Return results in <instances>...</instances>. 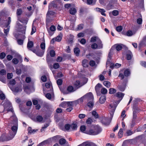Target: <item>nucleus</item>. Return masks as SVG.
I'll return each instance as SVG.
<instances>
[{
	"label": "nucleus",
	"mask_w": 146,
	"mask_h": 146,
	"mask_svg": "<svg viewBox=\"0 0 146 146\" xmlns=\"http://www.w3.org/2000/svg\"><path fill=\"white\" fill-rule=\"evenodd\" d=\"M116 106V105L114 103L110 105L109 108L111 117L109 118L105 117H101L100 119L103 124L106 125H108L110 124L113 117Z\"/></svg>",
	"instance_id": "obj_1"
},
{
	"label": "nucleus",
	"mask_w": 146,
	"mask_h": 146,
	"mask_svg": "<svg viewBox=\"0 0 146 146\" xmlns=\"http://www.w3.org/2000/svg\"><path fill=\"white\" fill-rule=\"evenodd\" d=\"M10 120L11 121V123L13 125L11 128L12 131L9 132V140H10L14 138L15 135L18 129V120L15 115H13L11 117Z\"/></svg>",
	"instance_id": "obj_2"
},
{
	"label": "nucleus",
	"mask_w": 146,
	"mask_h": 146,
	"mask_svg": "<svg viewBox=\"0 0 146 146\" xmlns=\"http://www.w3.org/2000/svg\"><path fill=\"white\" fill-rule=\"evenodd\" d=\"M3 106L4 107V112L5 111H11L13 113V110L10 102L9 100H6L3 101Z\"/></svg>",
	"instance_id": "obj_3"
},
{
	"label": "nucleus",
	"mask_w": 146,
	"mask_h": 146,
	"mask_svg": "<svg viewBox=\"0 0 146 146\" xmlns=\"http://www.w3.org/2000/svg\"><path fill=\"white\" fill-rule=\"evenodd\" d=\"M16 27L19 31L22 32L23 33H25L26 26H23L17 22V23Z\"/></svg>",
	"instance_id": "obj_4"
},
{
	"label": "nucleus",
	"mask_w": 146,
	"mask_h": 146,
	"mask_svg": "<svg viewBox=\"0 0 146 146\" xmlns=\"http://www.w3.org/2000/svg\"><path fill=\"white\" fill-rule=\"evenodd\" d=\"M6 74V71L5 69H2L0 70V80L3 83L6 82V79L3 76Z\"/></svg>",
	"instance_id": "obj_5"
},
{
	"label": "nucleus",
	"mask_w": 146,
	"mask_h": 146,
	"mask_svg": "<svg viewBox=\"0 0 146 146\" xmlns=\"http://www.w3.org/2000/svg\"><path fill=\"white\" fill-rule=\"evenodd\" d=\"M103 44L102 42L94 43L91 45V47L93 49H100L103 48Z\"/></svg>",
	"instance_id": "obj_6"
},
{
	"label": "nucleus",
	"mask_w": 146,
	"mask_h": 146,
	"mask_svg": "<svg viewBox=\"0 0 146 146\" xmlns=\"http://www.w3.org/2000/svg\"><path fill=\"white\" fill-rule=\"evenodd\" d=\"M84 79L85 82L83 83L80 82L79 81H76L74 83L75 86L78 88L85 84L88 81V78H85Z\"/></svg>",
	"instance_id": "obj_7"
},
{
	"label": "nucleus",
	"mask_w": 146,
	"mask_h": 146,
	"mask_svg": "<svg viewBox=\"0 0 146 146\" xmlns=\"http://www.w3.org/2000/svg\"><path fill=\"white\" fill-rule=\"evenodd\" d=\"M24 90L27 94H29L31 92H33L34 91V89L32 86H27L24 87Z\"/></svg>",
	"instance_id": "obj_8"
},
{
	"label": "nucleus",
	"mask_w": 146,
	"mask_h": 146,
	"mask_svg": "<svg viewBox=\"0 0 146 146\" xmlns=\"http://www.w3.org/2000/svg\"><path fill=\"white\" fill-rule=\"evenodd\" d=\"M84 99L87 100L93 101L94 99V96L91 92H90L84 96Z\"/></svg>",
	"instance_id": "obj_9"
},
{
	"label": "nucleus",
	"mask_w": 146,
	"mask_h": 146,
	"mask_svg": "<svg viewBox=\"0 0 146 146\" xmlns=\"http://www.w3.org/2000/svg\"><path fill=\"white\" fill-rule=\"evenodd\" d=\"M113 48H111L108 55V58L107 59L106 64V66H107L108 64H110V60L111 58V55L113 52Z\"/></svg>",
	"instance_id": "obj_10"
},
{
	"label": "nucleus",
	"mask_w": 146,
	"mask_h": 146,
	"mask_svg": "<svg viewBox=\"0 0 146 146\" xmlns=\"http://www.w3.org/2000/svg\"><path fill=\"white\" fill-rule=\"evenodd\" d=\"M67 91L66 92L62 91L60 89V90L63 92L64 94H67L69 93H70L74 92L75 90H74L73 87L72 86H69L67 88Z\"/></svg>",
	"instance_id": "obj_11"
},
{
	"label": "nucleus",
	"mask_w": 146,
	"mask_h": 146,
	"mask_svg": "<svg viewBox=\"0 0 146 146\" xmlns=\"http://www.w3.org/2000/svg\"><path fill=\"white\" fill-rule=\"evenodd\" d=\"M33 121L38 122H43V117L40 115L37 116L36 118L33 119Z\"/></svg>",
	"instance_id": "obj_12"
},
{
	"label": "nucleus",
	"mask_w": 146,
	"mask_h": 146,
	"mask_svg": "<svg viewBox=\"0 0 146 146\" xmlns=\"http://www.w3.org/2000/svg\"><path fill=\"white\" fill-rule=\"evenodd\" d=\"M90 42H102L100 39L97 36H95L92 37L90 40Z\"/></svg>",
	"instance_id": "obj_13"
},
{
	"label": "nucleus",
	"mask_w": 146,
	"mask_h": 146,
	"mask_svg": "<svg viewBox=\"0 0 146 146\" xmlns=\"http://www.w3.org/2000/svg\"><path fill=\"white\" fill-rule=\"evenodd\" d=\"M11 90L15 93L21 92L22 90V89L21 86H19L15 88H11Z\"/></svg>",
	"instance_id": "obj_14"
},
{
	"label": "nucleus",
	"mask_w": 146,
	"mask_h": 146,
	"mask_svg": "<svg viewBox=\"0 0 146 146\" xmlns=\"http://www.w3.org/2000/svg\"><path fill=\"white\" fill-rule=\"evenodd\" d=\"M94 127H92L88 131L87 134L91 135H95L97 133L94 132Z\"/></svg>",
	"instance_id": "obj_15"
},
{
	"label": "nucleus",
	"mask_w": 146,
	"mask_h": 146,
	"mask_svg": "<svg viewBox=\"0 0 146 146\" xmlns=\"http://www.w3.org/2000/svg\"><path fill=\"white\" fill-rule=\"evenodd\" d=\"M94 132L97 133H96V135H97L100 133L102 131L101 128L98 126H94Z\"/></svg>",
	"instance_id": "obj_16"
},
{
	"label": "nucleus",
	"mask_w": 146,
	"mask_h": 146,
	"mask_svg": "<svg viewBox=\"0 0 146 146\" xmlns=\"http://www.w3.org/2000/svg\"><path fill=\"white\" fill-rule=\"evenodd\" d=\"M47 54H50L51 57H54L55 55V52L53 50H50L49 48H48L47 50Z\"/></svg>",
	"instance_id": "obj_17"
},
{
	"label": "nucleus",
	"mask_w": 146,
	"mask_h": 146,
	"mask_svg": "<svg viewBox=\"0 0 146 146\" xmlns=\"http://www.w3.org/2000/svg\"><path fill=\"white\" fill-rule=\"evenodd\" d=\"M96 10L97 11L100 12L101 14L102 15L105 16H106V14L104 13L106 12V11L104 9H101L98 8H96Z\"/></svg>",
	"instance_id": "obj_18"
},
{
	"label": "nucleus",
	"mask_w": 146,
	"mask_h": 146,
	"mask_svg": "<svg viewBox=\"0 0 146 146\" xmlns=\"http://www.w3.org/2000/svg\"><path fill=\"white\" fill-rule=\"evenodd\" d=\"M102 85L98 83L96 86L95 89L96 92L98 93L100 92V88H102Z\"/></svg>",
	"instance_id": "obj_19"
},
{
	"label": "nucleus",
	"mask_w": 146,
	"mask_h": 146,
	"mask_svg": "<svg viewBox=\"0 0 146 146\" xmlns=\"http://www.w3.org/2000/svg\"><path fill=\"white\" fill-rule=\"evenodd\" d=\"M86 127L85 126L83 125L80 127V129L81 131L83 133L87 134L88 131L86 130Z\"/></svg>",
	"instance_id": "obj_20"
},
{
	"label": "nucleus",
	"mask_w": 146,
	"mask_h": 146,
	"mask_svg": "<svg viewBox=\"0 0 146 146\" xmlns=\"http://www.w3.org/2000/svg\"><path fill=\"white\" fill-rule=\"evenodd\" d=\"M127 82V80H126L125 82L123 84V86H119L118 87L119 90L122 91H123L124 90L125 87V84Z\"/></svg>",
	"instance_id": "obj_21"
},
{
	"label": "nucleus",
	"mask_w": 146,
	"mask_h": 146,
	"mask_svg": "<svg viewBox=\"0 0 146 146\" xmlns=\"http://www.w3.org/2000/svg\"><path fill=\"white\" fill-rule=\"evenodd\" d=\"M50 30H48V33L50 35H52V34L51 33L50 31L52 32L55 31L56 30L55 27L54 25H53L51 26L50 27Z\"/></svg>",
	"instance_id": "obj_22"
},
{
	"label": "nucleus",
	"mask_w": 146,
	"mask_h": 146,
	"mask_svg": "<svg viewBox=\"0 0 146 146\" xmlns=\"http://www.w3.org/2000/svg\"><path fill=\"white\" fill-rule=\"evenodd\" d=\"M106 100V97L105 96L101 97L99 99L100 103L101 104H104Z\"/></svg>",
	"instance_id": "obj_23"
},
{
	"label": "nucleus",
	"mask_w": 146,
	"mask_h": 146,
	"mask_svg": "<svg viewBox=\"0 0 146 146\" xmlns=\"http://www.w3.org/2000/svg\"><path fill=\"white\" fill-rule=\"evenodd\" d=\"M70 13L72 15H74L76 12V9L74 8H71L69 10Z\"/></svg>",
	"instance_id": "obj_24"
},
{
	"label": "nucleus",
	"mask_w": 146,
	"mask_h": 146,
	"mask_svg": "<svg viewBox=\"0 0 146 146\" xmlns=\"http://www.w3.org/2000/svg\"><path fill=\"white\" fill-rule=\"evenodd\" d=\"M88 62L86 59L84 60L82 62V64L83 67H86L88 65Z\"/></svg>",
	"instance_id": "obj_25"
},
{
	"label": "nucleus",
	"mask_w": 146,
	"mask_h": 146,
	"mask_svg": "<svg viewBox=\"0 0 146 146\" xmlns=\"http://www.w3.org/2000/svg\"><path fill=\"white\" fill-rule=\"evenodd\" d=\"M74 52L76 56H78L80 52L79 49L78 48H74Z\"/></svg>",
	"instance_id": "obj_26"
},
{
	"label": "nucleus",
	"mask_w": 146,
	"mask_h": 146,
	"mask_svg": "<svg viewBox=\"0 0 146 146\" xmlns=\"http://www.w3.org/2000/svg\"><path fill=\"white\" fill-rule=\"evenodd\" d=\"M92 114L93 116L96 119L98 118L99 117V115L96 111L94 110L92 112Z\"/></svg>",
	"instance_id": "obj_27"
},
{
	"label": "nucleus",
	"mask_w": 146,
	"mask_h": 146,
	"mask_svg": "<svg viewBox=\"0 0 146 146\" xmlns=\"http://www.w3.org/2000/svg\"><path fill=\"white\" fill-rule=\"evenodd\" d=\"M132 53L131 52L129 51V52L127 54L126 58L127 60H131L132 57Z\"/></svg>",
	"instance_id": "obj_28"
},
{
	"label": "nucleus",
	"mask_w": 146,
	"mask_h": 146,
	"mask_svg": "<svg viewBox=\"0 0 146 146\" xmlns=\"http://www.w3.org/2000/svg\"><path fill=\"white\" fill-rule=\"evenodd\" d=\"M124 74L126 76H128L130 74V72L129 69L125 70L124 72Z\"/></svg>",
	"instance_id": "obj_29"
},
{
	"label": "nucleus",
	"mask_w": 146,
	"mask_h": 146,
	"mask_svg": "<svg viewBox=\"0 0 146 146\" xmlns=\"http://www.w3.org/2000/svg\"><path fill=\"white\" fill-rule=\"evenodd\" d=\"M124 94L120 92H118L116 94V96L119 98H121V100H122L124 96Z\"/></svg>",
	"instance_id": "obj_30"
},
{
	"label": "nucleus",
	"mask_w": 146,
	"mask_h": 146,
	"mask_svg": "<svg viewBox=\"0 0 146 146\" xmlns=\"http://www.w3.org/2000/svg\"><path fill=\"white\" fill-rule=\"evenodd\" d=\"M104 85L106 87L109 88L110 87L111 83L108 81H105L103 83Z\"/></svg>",
	"instance_id": "obj_31"
},
{
	"label": "nucleus",
	"mask_w": 146,
	"mask_h": 146,
	"mask_svg": "<svg viewBox=\"0 0 146 146\" xmlns=\"http://www.w3.org/2000/svg\"><path fill=\"white\" fill-rule=\"evenodd\" d=\"M33 46V44L32 41H28L27 44V47L28 49H29V48H32Z\"/></svg>",
	"instance_id": "obj_32"
},
{
	"label": "nucleus",
	"mask_w": 146,
	"mask_h": 146,
	"mask_svg": "<svg viewBox=\"0 0 146 146\" xmlns=\"http://www.w3.org/2000/svg\"><path fill=\"white\" fill-rule=\"evenodd\" d=\"M135 33V32H133L131 30H129L127 32L126 35L127 36H132Z\"/></svg>",
	"instance_id": "obj_33"
},
{
	"label": "nucleus",
	"mask_w": 146,
	"mask_h": 146,
	"mask_svg": "<svg viewBox=\"0 0 146 146\" xmlns=\"http://www.w3.org/2000/svg\"><path fill=\"white\" fill-rule=\"evenodd\" d=\"M44 52V51H38L36 52V54L38 56H42L43 55Z\"/></svg>",
	"instance_id": "obj_34"
},
{
	"label": "nucleus",
	"mask_w": 146,
	"mask_h": 146,
	"mask_svg": "<svg viewBox=\"0 0 146 146\" xmlns=\"http://www.w3.org/2000/svg\"><path fill=\"white\" fill-rule=\"evenodd\" d=\"M123 131V129L122 128L120 129L118 133V136L119 137L121 138L122 137Z\"/></svg>",
	"instance_id": "obj_35"
},
{
	"label": "nucleus",
	"mask_w": 146,
	"mask_h": 146,
	"mask_svg": "<svg viewBox=\"0 0 146 146\" xmlns=\"http://www.w3.org/2000/svg\"><path fill=\"white\" fill-rule=\"evenodd\" d=\"M49 125V123H47L45 124L42 127V129H41V132H42L44 131L45 129Z\"/></svg>",
	"instance_id": "obj_36"
},
{
	"label": "nucleus",
	"mask_w": 146,
	"mask_h": 146,
	"mask_svg": "<svg viewBox=\"0 0 146 146\" xmlns=\"http://www.w3.org/2000/svg\"><path fill=\"white\" fill-rule=\"evenodd\" d=\"M116 92V90L113 88H110L109 90V93L110 94H112L115 93Z\"/></svg>",
	"instance_id": "obj_37"
},
{
	"label": "nucleus",
	"mask_w": 146,
	"mask_h": 146,
	"mask_svg": "<svg viewBox=\"0 0 146 146\" xmlns=\"http://www.w3.org/2000/svg\"><path fill=\"white\" fill-rule=\"evenodd\" d=\"M40 47L41 49L42 50V51H44L45 48V44L44 42L41 43L40 45Z\"/></svg>",
	"instance_id": "obj_38"
},
{
	"label": "nucleus",
	"mask_w": 146,
	"mask_h": 146,
	"mask_svg": "<svg viewBox=\"0 0 146 146\" xmlns=\"http://www.w3.org/2000/svg\"><path fill=\"white\" fill-rule=\"evenodd\" d=\"M70 127L74 130H76L77 129V125L75 123H73L70 125Z\"/></svg>",
	"instance_id": "obj_39"
},
{
	"label": "nucleus",
	"mask_w": 146,
	"mask_h": 146,
	"mask_svg": "<svg viewBox=\"0 0 146 146\" xmlns=\"http://www.w3.org/2000/svg\"><path fill=\"white\" fill-rule=\"evenodd\" d=\"M96 1V0H87V3L88 5H91L92 4H95Z\"/></svg>",
	"instance_id": "obj_40"
},
{
	"label": "nucleus",
	"mask_w": 146,
	"mask_h": 146,
	"mask_svg": "<svg viewBox=\"0 0 146 146\" xmlns=\"http://www.w3.org/2000/svg\"><path fill=\"white\" fill-rule=\"evenodd\" d=\"M62 35L61 34L59 35L58 36L55 38V40L56 41H60L62 39Z\"/></svg>",
	"instance_id": "obj_41"
},
{
	"label": "nucleus",
	"mask_w": 146,
	"mask_h": 146,
	"mask_svg": "<svg viewBox=\"0 0 146 146\" xmlns=\"http://www.w3.org/2000/svg\"><path fill=\"white\" fill-rule=\"evenodd\" d=\"M45 86L47 88H52V86L50 82H47L45 84Z\"/></svg>",
	"instance_id": "obj_42"
},
{
	"label": "nucleus",
	"mask_w": 146,
	"mask_h": 146,
	"mask_svg": "<svg viewBox=\"0 0 146 146\" xmlns=\"http://www.w3.org/2000/svg\"><path fill=\"white\" fill-rule=\"evenodd\" d=\"M101 92L103 94H106L107 93L108 90L105 88H102L101 90Z\"/></svg>",
	"instance_id": "obj_43"
},
{
	"label": "nucleus",
	"mask_w": 146,
	"mask_h": 146,
	"mask_svg": "<svg viewBox=\"0 0 146 146\" xmlns=\"http://www.w3.org/2000/svg\"><path fill=\"white\" fill-rule=\"evenodd\" d=\"M119 11L117 10H114L112 11V15L114 16H116L118 15Z\"/></svg>",
	"instance_id": "obj_44"
},
{
	"label": "nucleus",
	"mask_w": 146,
	"mask_h": 146,
	"mask_svg": "<svg viewBox=\"0 0 146 146\" xmlns=\"http://www.w3.org/2000/svg\"><path fill=\"white\" fill-rule=\"evenodd\" d=\"M7 23L6 24V27L8 26L10 24L11 22V19L10 17H8L7 19Z\"/></svg>",
	"instance_id": "obj_45"
},
{
	"label": "nucleus",
	"mask_w": 146,
	"mask_h": 146,
	"mask_svg": "<svg viewBox=\"0 0 146 146\" xmlns=\"http://www.w3.org/2000/svg\"><path fill=\"white\" fill-rule=\"evenodd\" d=\"M59 143L61 145L64 144L66 143V140L64 139H60L59 141Z\"/></svg>",
	"instance_id": "obj_46"
},
{
	"label": "nucleus",
	"mask_w": 146,
	"mask_h": 146,
	"mask_svg": "<svg viewBox=\"0 0 146 146\" xmlns=\"http://www.w3.org/2000/svg\"><path fill=\"white\" fill-rule=\"evenodd\" d=\"M5 96L4 94L0 91V99L2 100H4L5 99Z\"/></svg>",
	"instance_id": "obj_47"
},
{
	"label": "nucleus",
	"mask_w": 146,
	"mask_h": 146,
	"mask_svg": "<svg viewBox=\"0 0 146 146\" xmlns=\"http://www.w3.org/2000/svg\"><path fill=\"white\" fill-rule=\"evenodd\" d=\"M122 48V45L121 44L117 45L116 46V49L117 51H119Z\"/></svg>",
	"instance_id": "obj_48"
},
{
	"label": "nucleus",
	"mask_w": 146,
	"mask_h": 146,
	"mask_svg": "<svg viewBox=\"0 0 146 146\" xmlns=\"http://www.w3.org/2000/svg\"><path fill=\"white\" fill-rule=\"evenodd\" d=\"M67 102H63L60 105V106L64 108L67 107Z\"/></svg>",
	"instance_id": "obj_49"
},
{
	"label": "nucleus",
	"mask_w": 146,
	"mask_h": 146,
	"mask_svg": "<svg viewBox=\"0 0 146 146\" xmlns=\"http://www.w3.org/2000/svg\"><path fill=\"white\" fill-rule=\"evenodd\" d=\"M67 107H72L74 106L72 102H67Z\"/></svg>",
	"instance_id": "obj_50"
},
{
	"label": "nucleus",
	"mask_w": 146,
	"mask_h": 146,
	"mask_svg": "<svg viewBox=\"0 0 146 146\" xmlns=\"http://www.w3.org/2000/svg\"><path fill=\"white\" fill-rule=\"evenodd\" d=\"M88 106L90 108L92 107L93 106L94 104L93 101L90 100L87 104Z\"/></svg>",
	"instance_id": "obj_51"
},
{
	"label": "nucleus",
	"mask_w": 146,
	"mask_h": 146,
	"mask_svg": "<svg viewBox=\"0 0 146 146\" xmlns=\"http://www.w3.org/2000/svg\"><path fill=\"white\" fill-rule=\"evenodd\" d=\"M22 12V10L20 9H18L17 10V16H19L21 15Z\"/></svg>",
	"instance_id": "obj_52"
},
{
	"label": "nucleus",
	"mask_w": 146,
	"mask_h": 146,
	"mask_svg": "<svg viewBox=\"0 0 146 146\" xmlns=\"http://www.w3.org/2000/svg\"><path fill=\"white\" fill-rule=\"evenodd\" d=\"M123 29V28L122 26H119L116 27V30L118 32H121Z\"/></svg>",
	"instance_id": "obj_53"
},
{
	"label": "nucleus",
	"mask_w": 146,
	"mask_h": 146,
	"mask_svg": "<svg viewBox=\"0 0 146 146\" xmlns=\"http://www.w3.org/2000/svg\"><path fill=\"white\" fill-rule=\"evenodd\" d=\"M126 133L128 136H129L133 134L134 132L130 130H127Z\"/></svg>",
	"instance_id": "obj_54"
},
{
	"label": "nucleus",
	"mask_w": 146,
	"mask_h": 146,
	"mask_svg": "<svg viewBox=\"0 0 146 146\" xmlns=\"http://www.w3.org/2000/svg\"><path fill=\"white\" fill-rule=\"evenodd\" d=\"M62 82V80L61 79H59L57 80V83L58 85L60 86L61 85Z\"/></svg>",
	"instance_id": "obj_55"
},
{
	"label": "nucleus",
	"mask_w": 146,
	"mask_h": 146,
	"mask_svg": "<svg viewBox=\"0 0 146 146\" xmlns=\"http://www.w3.org/2000/svg\"><path fill=\"white\" fill-rule=\"evenodd\" d=\"M28 132L29 133H33L35 132L36 131L35 129H32L31 127H29L28 128Z\"/></svg>",
	"instance_id": "obj_56"
},
{
	"label": "nucleus",
	"mask_w": 146,
	"mask_h": 146,
	"mask_svg": "<svg viewBox=\"0 0 146 146\" xmlns=\"http://www.w3.org/2000/svg\"><path fill=\"white\" fill-rule=\"evenodd\" d=\"M84 100L85 99H84V96L79 99H78V100L79 104L82 103V102L83 100Z\"/></svg>",
	"instance_id": "obj_57"
},
{
	"label": "nucleus",
	"mask_w": 146,
	"mask_h": 146,
	"mask_svg": "<svg viewBox=\"0 0 146 146\" xmlns=\"http://www.w3.org/2000/svg\"><path fill=\"white\" fill-rule=\"evenodd\" d=\"M36 31V29L35 27L33 26V25H32V31L31 33V35H32L33 33H35Z\"/></svg>",
	"instance_id": "obj_58"
},
{
	"label": "nucleus",
	"mask_w": 146,
	"mask_h": 146,
	"mask_svg": "<svg viewBox=\"0 0 146 146\" xmlns=\"http://www.w3.org/2000/svg\"><path fill=\"white\" fill-rule=\"evenodd\" d=\"M13 76V74L12 73H8L7 74V78L8 79H11Z\"/></svg>",
	"instance_id": "obj_59"
},
{
	"label": "nucleus",
	"mask_w": 146,
	"mask_h": 146,
	"mask_svg": "<svg viewBox=\"0 0 146 146\" xmlns=\"http://www.w3.org/2000/svg\"><path fill=\"white\" fill-rule=\"evenodd\" d=\"M74 22L73 21H71L70 25V28L71 30H74Z\"/></svg>",
	"instance_id": "obj_60"
},
{
	"label": "nucleus",
	"mask_w": 146,
	"mask_h": 146,
	"mask_svg": "<svg viewBox=\"0 0 146 146\" xmlns=\"http://www.w3.org/2000/svg\"><path fill=\"white\" fill-rule=\"evenodd\" d=\"M6 56V54L5 53L2 52L0 54V58L2 59L4 58Z\"/></svg>",
	"instance_id": "obj_61"
},
{
	"label": "nucleus",
	"mask_w": 146,
	"mask_h": 146,
	"mask_svg": "<svg viewBox=\"0 0 146 146\" xmlns=\"http://www.w3.org/2000/svg\"><path fill=\"white\" fill-rule=\"evenodd\" d=\"M92 121V118H91L89 117L87 120L86 122L87 124H90L91 123Z\"/></svg>",
	"instance_id": "obj_62"
},
{
	"label": "nucleus",
	"mask_w": 146,
	"mask_h": 146,
	"mask_svg": "<svg viewBox=\"0 0 146 146\" xmlns=\"http://www.w3.org/2000/svg\"><path fill=\"white\" fill-rule=\"evenodd\" d=\"M137 117V112L134 111L133 112V119H135Z\"/></svg>",
	"instance_id": "obj_63"
},
{
	"label": "nucleus",
	"mask_w": 146,
	"mask_h": 146,
	"mask_svg": "<svg viewBox=\"0 0 146 146\" xmlns=\"http://www.w3.org/2000/svg\"><path fill=\"white\" fill-rule=\"evenodd\" d=\"M18 62V60L17 59L15 58H13L12 60L13 63L15 64H17Z\"/></svg>",
	"instance_id": "obj_64"
}]
</instances>
